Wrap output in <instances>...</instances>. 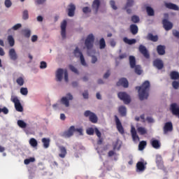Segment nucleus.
<instances>
[{
  "mask_svg": "<svg viewBox=\"0 0 179 179\" xmlns=\"http://www.w3.org/2000/svg\"><path fill=\"white\" fill-rule=\"evenodd\" d=\"M17 124L20 128H22V129H24V128L27 127V123L24 122V121L22 120H19L17 122Z\"/></svg>",
  "mask_w": 179,
  "mask_h": 179,
  "instance_id": "obj_30",
  "label": "nucleus"
},
{
  "mask_svg": "<svg viewBox=\"0 0 179 179\" xmlns=\"http://www.w3.org/2000/svg\"><path fill=\"white\" fill-rule=\"evenodd\" d=\"M129 64H130L131 68H134L136 66L135 65L136 64V61L135 59V57H134V56L129 57Z\"/></svg>",
  "mask_w": 179,
  "mask_h": 179,
  "instance_id": "obj_32",
  "label": "nucleus"
},
{
  "mask_svg": "<svg viewBox=\"0 0 179 179\" xmlns=\"http://www.w3.org/2000/svg\"><path fill=\"white\" fill-rule=\"evenodd\" d=\"M99 48L100 50H103V48H106V41L103 38L99 41Z\"/></svg>",
  "mask_w": 179,
  "mask_h": 179,
  "instance_id": "obj_39",
  "label": "nucleus"
},
{
  "mask_svg": "<svg viewBox=\"0 0 179 179\" xmlns=\"http://www.w3.org/2000/svg\"><path fill=\"white\" fill-rule=\"evenodd\" d=\"M36 162V159H34V157H31L29 159H26L24 161V164H30V163H33Z\"/></svg>",
  "mask_w": 179,
  "mask_h": 179,
  "instance_id": "obj_44",
  "label": "nucleus"
},
{
  "mask_svg": "<svg viewBox=\"0 0 179 179\" xmlns=\"http://www.w3.org/2000/svg\"><path fill=\"white\" fill-rule=\"evenodd\" d=\"M162 23L164 28L165 29V30H166V31H169V30H171L173 29V24L171 23V22L167 20L166 19H164L162 21Z\"/></svg>",
  "mask_w": 179,
  "mask_h": 179,
  "instance_id": "obj_18",
  "label": "nucleus"
},
{
  "mask_svg": "<svg viewBox=\"0 0 179 179\" xmlns=\"http://www.w3.org/2000/svg\"><path fill=\"white\" fill-rule=\"evenodd\" d=\"M171 79L173 80H178L179 79V73L177 71H172L170 73Z\"/></svg>",
  "mask_w": 179,
  "mask_h": 179,
  "instance_id": "obj_28",
  "label": "nucleus"
},
{
  "mask_svg": "<svg viewBox=\"0 0 179 179\" xmlns=\"http://www.w3.org/2000/svg\"><path fill=\"white\" fill-rule=\"evenodd\" d=\"M123 41H124L126 44H129V45H131L136 43V39H128V38H124Z\"/></svg>",
  "mask_w": 179,
  "mask_h": 179,
  "instance_id": "obj_33",
  "label": "nucleus"
},
{
  "mask_svg": "<svg viewBox=\"0 0 179 179\" xmlns=\"http://www.w3.org/2000/svg\"><path fill=\"white\" fill-rule=\"evenodd\" d=\"M63 75H64V80L65 82L68 83L69 82V78H68V71L67 70H64L62 69H59L57 71L56 73V80L57 82H61L62 80V76Z\"/></svg>",
  "mask_w": 179,
  "mask_h": 179,
  "instance_id": "obj_3",
  "label": "nucleus"
},
{
  "mask_svg": "<svg viewBox=\"0 0 179 179\" xmlns=\"http://www.w3.org/2000/svg\"><path fill=\"white\" fill-rule=\"evenodd\" d=\"M134 5V0H127L126 8H131Z\"/></svg>",
  "mask_w": 179,
  "mask_h": 179,
  "instance_id": "obj_53",
  "label": "nucleus"
},
{
  "mask_svg": "<svg viewBox=\"0 0 179 179\" xmlns=\"http://www.w3.org/2000/svg\"><path fill=\"white\" fill-rule=\"evenodd\" d=\"M92 8L94 10V13L97 14L100 8V0H94L92 3Z\"/></svg>",
  "mask_w": 179,
  "mask_h": 179,
  "instance_id": "obj_20",
  "label": "nucleus"
},
{
  "mask_svg": "<svg viewBox=\"0 0 179 179\" xmlns=\"http://www.w3.org/2000/svg\"><path fill=\"white\" fill-rule=\"evenodd\" d=\"M20 27H22V24H17L15 25H14L12 29L13 30H19V29H20Z\"/></svg>",
  "mask_w": 179,
  "mask_h": 179,
  "instance_id": "obj_59",
  "label": "nucleus"
},
{
  "mask_svg": "<svg viewBox=\"0 0 179 179\" xmlns=\"http://www.w3.org/2000/svg\"><path fill=\"white\" fill-rule=\"evenodd\" d=\"M69 68L71 72H74V73H77V75L79 74V71H78V69H76L75 66H73V65L70 64L69 66Z\"/></svg>",
  "mask_w": 179,
  "mask_h": 179,
  "instance_id": "obj_46",
  "label": "nucleus"
},
{
  "mask_svg": "<svg viewBox=\"0 0 179 179\" xmlns=\"http://www.w3.org/2000/svg\"><path fill=\"white\" fill-rule=\"evenodd\" d=\"M130 30L132 34H138V26L136 24H131L130 26Z\"/></svg>",
  "mask_w": 179,
  "mask_h": 179,
  "instance_id": "obj_35",
  "label": "nucleus"
},
{
  "mask_svg": "<svg viewBox=\"0 0 179 179\" xmlns=\"http://www.w3.org/2000/svg\"><path fill=\"white\" fill-rule=\"evenodd\" d=\"M23 33L24 37H26L27 38H29L30 36H31V31L29 29H24L23 31Z\"/></svg>",
  "mask_w": 179,
  "mask_h": 179,
  "instance_id": "obj_45",
  "label": "nucleus"
},
{
  "mask_svg": "<svg viewBox=\"0 0 179 179\" xmlns=\"http://www.w3.org/2000/svg\"><path fill=\"white\" fill-rule=\"evenodd\" d=\"M94 43V36L93 34H90L85 39V45L87 50H92L93 48V44Z\"/></svg>",
  "mask_w": 179,
  "mask_h": 179,
  "instance_id": "obj_4",
  "label": "nucleus"
},
{
  "mask_svg": "<svg viewBox=\"0 0 179 179\" xmlns=\"http://www.w3.org/2000/svg\"><path fill=\"white\" fill-rule=\"evenodd\" d=\"M41 142L45 149H48V148H50V142H51V140H50V138H42Z\"/></svg>",
  "mask_w": 179,
  "mask_h": 179,
  "instance_id": "obj_24",
  "label": "nucleus"
},
{
  "mask_svg": "<svg viewBox=\"0 0 179 179\" xmlns=\"http://www.w3.org/2000/svg\"><path fill=\"white\" fill-rule=\"evenodd\" d=\"M20 93L21 94H22V96H27V94H29V90L27 87H21Z\"/></svg>",
  "mask_w": 179,
  "mask_h": 179,
  "instance_id": "obj_42",
  "label": "nucleus"
},
{
  "mask_svg": "<svg viewBox=\"0 0 179 179\" xmlns=\"http://www.w3.org/2000/svg\"><path fill=\"white\" fill-rule=\"evenodd\" d=\"M97 62V57L92 55V64H96Z\"/></svg>",
  "mask_w": 179,
  "mask_h": 179,
  "instance_id": "obj_62",
  "label": "nucleus"
},
{
  "mask_svg": "<svg viewBox=\"0 0 179 179\" xmlns=\"http://www.w3.org/2000/svg\"><path fill=\"white\" fill-rule=\"evenodd\" d=\"M172 85L173 89H178L179 87V82L178 81H173L172 83Z\"/></svg>",
  "mask_w": 179,
  "mask_h": 179,
  "instance_id": "obj_57",
  "label": "nucleus"
},
{
  "mask_svg": "<svg viewBox=\"0 0 179 179\" xmlns=\"http://www.w3.org/2000/svg\"><path fill=\"white\" fill-rule=\"evenodd\" d=\"M60 154H59V157H61L62 159L65 158V156H66V148H65V147H60Z\"/></svg>",
  "mask_w": 179,
  "mask_h": 179,
  "instance_id": "obj_29",
  "label": "nucleus"
},
{
  "mask_svg": "<svg viewBox=\"0 0 179 179\" xmlns=\"http://www.w3.org/2000/svg\"><path fill=\"white\" fill-rule=\"evenodd\" d=\"M13 101L15 104V108L17 111L19 113H22L23 111V106H22V103H20V101L17 98H13Z\"/></svg>",
  "mask_w": 179,
  "mask_h": 179,
  "instance_id": "obj_9",
  "label": "nucleus"
},
{
  "mask_svg": "<svg viewBox=\"0 0 179 179\" xmlns=\"http://www.w3.org/2000/svg\"><path fill=\"white\" fill-rule=\"evenodd\" d=\"M94 129L93 127H90L87 129V135H94Z\"/></svg>",
  "mask_w": 179,
  "mask_h": 179,
  "instance_id": "obj_49",
  "label": "nucleus"
},
{
  "mask_svg": "<svg viewBox=\"0 0 179 179\" xmlns=\"http://www.w3.org/2000/svg\"><path fill=\"white\" fill-rule=\"evenodd\" d=\"M150 145L154 148V149H160V147L162 146L160 141L155 138H152L150 140Z\"/></svg>",
  "mask_w": 179,
  "mask_h": 179,
  "instance_id": "obj_15",
  "label": "nucleus"
},
{
  "mask_svg": "<svg viewBox=\"0 0 179 179\" xmlns=\"http://www.w3.org/2000/svg\"><path fill=\"white\" fill-rule=\"evenodd\" d=\"M135 72L137 73V75H141L142 74V69H141V66H135Z\"/></svg>",
  "mask_w": 179,
  "mask_h": 179,
  "instance_id": "obj_48",
  "label": "nucleus"
},
{
  "mask_svg": "<svg viewBox=\"0 0 179 179\" xmlns=\"http://www.w3.org/2000/svg\"><path fill=\"white\" fill-rule=\"evenodd\" d=\"M117 96L120 100L124 101V104H129L131 103V96L126 92H119Z\"/></svg>",
  "mask_w": 179,
  "mask_h": 179,
  "instance_id": "obj_6",
  "label": "nucleus"
},
{
  "mask_svg": "<svg viewBox=\"0 0 179 179\" xmlns=\"http://www.w3.org/2000/svg\"><path fill=\"white\" fill-rule=\"evenodd\" d=\"M173 123L171 122H166L163 127L164 134L165 135L169 134V132H173Z\"/></svg>",
  "mask_w": 179,
  "mask_h": 179,
  "instance_id": "obj_8",
  "label": "nucleus"
},
{
  "mask_svg": "<svg viewBox=\"0 0 179 179\" xmlns=\"http://www.w3.org/2000/svg\"><path fill=\"white\" fill-rule=\"evenodd\" d=\"M16 83L18 85V86H23L24 85V79L23 77H19L17 78Z\"/></svg>",
  "mask_w": 179,
  "mask_h": 179,
  "instance_id": "obj_36",
  "label": "nucleus"
},
{
  "mask_svg": "<svg viewBox=\"0 0 179 179\" xmlns=\"http://www.w3.org/2000/svg\"><path fill=\"white\" fill-rule=\"evenodd\" d=\"M83 13H90L92 12V8L90 7L86 6L83 8Z\"/></svg>",
  "mask_w": 179,
  "mask_h": 179,
  "instance_id": "obj_51",
  "label": "nucleus"
},
{
  "mask_svg": "<svg viewBox=\"0 0 179 179\" xmlns=\"http://www.w3.org/2000/svg\"><path fill=\"white\" fill-rule=\"evenodd\" d=\"M155 163L157 166V167H160L161 169L162 167H164V162H163V158L162 157V155H157L156 159H155Z\"/></svg>",
  "mask_w": 179,
  "mask_h": 179,
  "instance_id": "obj_14",
  "label": "nucleus"
},
{
  "mask_svg": "<svg viewBox=\"0 0 179 179\" xmlns=\"http://www.w3.org/2000/svg\"><path fill=\"white\" fill-rule=\"evenodd\" d=\"M137 131L140 135H146L148 134V131L145 127H139L137 128Z\"/></svg>",
  "mask_w": 179,
  "mask_h": 179,
  "instance_id": "obj_31",
  "label": "nucleus"
},
{
  "mask_svg": "<svg viewBox=\"0 0 179 179\" xmlns=\"http://www.w3.org/2000/svg\"><path fill=\"white\" fill-rule=\"evenodd\" d=\"M80 54H83L80 50H79V48L76 47L74 50V55L76 57V58L80 57Z\"/></svg>",
  "mask_w": 179,
  "mask_h": 179,
  "instance_id": "obj_43",
  "label": "nucleus"
},
{
  "mask_svg": "<svg viewBox=\"0 0 179 179\" xmlns=\"http://www.w3.org/2000/svg\"><path fill=\"white\" fill-rule=\"evenodd\" d=\"M5 6L6 8H10V6H12V1H10V0H6Z\"/></svg>",
  "mask_w": 179,
  "mask_h": 179,
  "instance_id": "obj_56",
  "label": "nucleus"
},
{
  "mask_svg": "<svg viewBox=\"0 0 179 179\" xmlns=\"http://www.w3.org/2000/svg\"><path fill=\"white\" fill-rule=\"evenodd\" d=\"M157 51L159 55H164V54H166V47H164V45H159L157 48Z\"/></svg>",
  "mask_w": 179,
  "mask_h": 179,
  "instance_id": "obj_23",
  "label": "nucleus"
},
{
  "mask_svg": "<svg viewBox=\"0 0 179 179\" xmlns=\"http://www.w3.org/2000/svg\"><path fill=\"white\" fill-rule=\"evenodd\" d=\"M150 87V83L148 80L145 81L142 86L136 87V89L138 90V96L140 100H145L149 97V89Z\"/></svg>",
  "mask_w": 179,
  "mask_h": 179,
  "instance_id": "obj_1",
  "label": "nucleus"
},
{
  "mask_svg": "<svg viewBox=\"0 0 179 179\" xmlns=\"http://www.w3.org/2000/svg\"><path fill=\"white\" fill-rule=\"evenodd\" d=\"M121 149V141L120 140H117L114 145L113 150H120Z\"/></svg>",
  "mask_w": 179,
  "mask_h": 179,
  "instance_id": "obj_40",
  "label": "nucleus"
},
{
  "mask_svg": "<svg viewBox=\"0 0 179 179\" xmlns=\"http://www.w3.org/2000/svg\"><path fill=\"white\" fill-rule=\"evenodd\" d=\"M29 143L32 148H37V146H38V143L37 142V140L34 138H30L29 141Z\"/></svg>",
  "mask_w": 179,
  "mask_h": 179,
  "instance_id": "obj_27",
  "label": "nucleus"
},
{
  "mask_svg": "<svg viewBox=\"0 0 179 179\" xmlns=\"http://www.w3.org/2000/svg\"><path fill=\"white\" fill-rule=\"evenodd\" d=\"M103 138L100 137L99 138V140L97 141V145H102L103 144Z\"/></svg>",
  "mask_w": 179,
  "mask_h": 179,
  "instance_id": "obj_64",
  "label": "nucleus"
},
{
  "mask_svg": "<svg viewBox=\"0 0 179 179\" xmlns=\"http://www.w3.org/2000/svg\"><path fill=\"white\" fill-rule=\"evenodd\" d=\"M73 96L71 94V93L66 94V96H63L61 100L60 103L62 104H64L65 107H69V100H73Z\"/></svg>",
  "mask_w": 179,
  "mask_h": 179,
  "instance_id": "obj_7",
  "label": "nucleus"
},
{
  "mask_svg": "<svg viewBox=\"0 0 179 179\" xmlns=\"http://www.w3.org/2000/svg\"><path fill=\"white\" fill-rule=\"evenodd\" d=\"M119 112L120 113H127V108L125 106H120L119 108Z\"/></svg>",
  "mask_w": 179,
  "mask_h": 179,
  "instance_id": "obj_58",
  "label": "nucleus"
},
{
  "mask_svg": "<svg viewBox=\"0 0 179 179\" xmlns=\"http://www.w3.org/2000/svg\"><path fill=\"white\" fill-rule=\"evenodd\" d=\"M94 132L98 138L101 137V132H100V130L97 127L94 128Z\"/></svg>",
  "mask_w": 179,
  "mask_h": 179,
  "instance_id": "obj_54",
  "label": "nucleus"
},
{
  "mask_svg": "<svg viewBox=\"0 0 179 179\" xmlns=\"http://www.w3.org/2000/svg\"><path fill=\"white\" fill-rule=\"evenodd\" d=\"M85 117H90V121L93 124H96L97 122V115L93 113H85Z\"/></svg>",
  "mask_w": 179,
  "mask_h": 179,
  "instance_id": "obj_12",
  "label": "nucleus"
},
{
  "mask_svg": "<svg viewBox=\"0 0 179 179\" xmlns=\"http://www.w3.org/2000/svg\"><path fill=\"white\" fill-rule=\"evenodd\" d=\"M75 10H76V6H75V4L70 3L69 5V8H68V15L70 17H73V16H75Z\"/></svg>",
  "mask_w": 179,
  "mask_h": 179,
  "instance_id": "obj_13",
  "label": "nucleus"
},
{
  "mask_svg": "<svg viewBox=\"0 0 179 179\" xmlns=\"http://www.w3.org/2000/svg\"><path fill=\"white\" fill-rule=\"evenodd\" d=\"M113 160H118V155L117 153H115L114 151L113 152Z\"/></svg>",
  "mask_w": 179,
  "mask_h": 179,
  "instance_id": "obj_63",
  "label": "nucleus"
},
{
  "mask_svg": "<svg viewBox=\"0 0 179 179\" xmlns=\"http://www.w3.org/2000/svg\"><path fill=\"white\" fill-rule=\"evenodd\" d=\"M22 19L24 20H27L29 19V11L27 10H24L22 13Z\"/></svg>",
  "mask_w": 179,
  "mask_h": 179,
  "instance_id": "obj_47",
  "label": "nucleus"
},
{
  "mask_svg": "<svg viewBox=\"0 0 179 179\" xmlns=\"http://www.w3.org/2000/svg\"><path fill=\"white\" fill-rule=\"evenodd\" d=\"M80 59L81 65H83V66H86V61L85 60V57H83V54H80Z\"/></svg>",
  "mask_w": 179,
  "mask_h": 179,
  "instance_id": "obj_50",
  "label": "nucleus"
},
{
  "mask_svg": "<svg viewBox=\"0 0 179 179\" xmlns=\"http://www.w3.org/2000/svg\"><path fill=\"white\" fill-rule=\"evenodd\" d=\"M74 132H79L80 135H83V129H75V126H71L67 131L62 133V136L63 138H71V136H73Z\"/></svg>",
  "mask_w": 179,
  "mask_h": 179,
  "instance_id": "obj_2",
  "label": "nucleus"
},
{
  "mask_svg": "<svg viewBox=\"0 0 179 179\" xmlns=\"http://www.w3.org/2000/svg\"><path fill=\"white\" fill-rule=\"evenodd\" d=\"M45 68H47V62H45L44 61L41 62L40 69H45Z\"/></svg>",
  "mask_w": 179,
  "mask_h": 179,
  "instance_id": "obj_52",
  "label": "nucleus"
},
{
  "mask_svg": "<svg viewBox=\"0 0 179 179\" xmlns=\"http://www.w3.org/2000/svg\"><path fill=\"white\" fill-rule=\"evenodd\" d=\"M146 164L148 163L145 162H138L136 164L137 171H145L146 170Z\"/></svg>",
  "mask_w": 179,
  "mask_h": 179,
  "instance_id": "obj_16",
  "label": "nucleus"
},
{
  "mask_svg": "<svg viewBox=\"0 0 179 179\" xmlns=\"http://www.w3.org/2000/svg\"><path fill=\"white\" fill-rule=\"evenodd\" d=\"M146 10L148 16H153V15H155V11L153 10V8H152V7L148 6L146 8Z\"/></svg>",
  "mask_w": 179,
  "mask_h": 179,
  "instance_id": "obj_41",
  "label": "nucleus"
},
{
  "mask_svg": "<svg viewBox=\"0 0 179 179\" xmlns=\"http://www.w3.org/2000/svg\"><path fill=\"white\" fill-rule=\"evenodd\" d=\"M170 110L172 113H179V106L178 104L173 103L170 106Z\"/></svg>",
  "mask_w": 179,
  "mask_h": 179,
  "instance_id": "obj_26",
  "label": "nucleus"
},
{
  "mask_svg": "<svg viewBox=\"0 0 179 179\" xmlns=\"http://www.w3.org/2000/svg\"><path fill=\"white\" fill-rule=\"evenodd\" d=\"M131 134L134 142H139V136H138V134H136V129L134 126H131Z\"/></svg>",
  "mask_w": 179,
  "mask_h": 179,
  "instance_id": "obj_17",
  "label": "nucleus"
},
{
  "mask_svg": "<svg viewBox=\"0 0 179 179\" xmlns=\"http://www.w3.org/2000/svg\"><path fill=\"white\" fill-rule=\"evenodd\" d=\"M146 145H147L146 141H141L138 144V149L140 150H143V149H145V148H146Z\"/></svg>",
  "mask_w": 179,
  "mask_h": 179,
  "instance_id": "obj_37",
  "label": "nucleus"
},
{
  "mask_svg": "<svg viewBox=\"0 0 179 179\" xmlns=\"http://www.w3.org/2000/svg\"><path fill=\"white\" fill-rule=\"evenodd\" d=\"M165 6L168 8V9H172L173 10H178L179 9L177 5L172 3H166Z\"/></svg>",
  "mask_w": 179,
  "mask_h": 179,
  "instance_id": "obj_25",
  "label": "nucleus"
},
{
  "mask_svg": "<svg viewBox=\"0 0 179 179\" xmlns=\"http://www.w3.org/2000/svg\"><path fill=\"white\" fill-rule=\"evenodd\" d=\"M8 55L12 61H16V59H17V54L14 48L9 50Z\"/></svg>",
  "mask_w": 179,
  "mask_h": 179,
  "instance_id": "obj_19",
  "label": "nucleus"
},
{
  "mask_svg": "<svg viewBox=\"0 0 179 179\" xmlns=\"http://www.w3.org/2000/svg\"><path fill=\"white\" fill-rule=\"evenodd\" d=\"M37 40H38V36H37V35H33L31 36L32 43H36V41H37Z\"/></svg>",
  "mask_w": 179,
  "mask_h": 179,
  "instance_id": "obj_61",
  "label": "nucleus"
},
{
  "mask_svg": "<svg viewBox=\"0 0 179 179\" xmlns=\"http://www.w3.org/2000/svg\"><path fill=\"white\" fill-rule=\"evenodd\" d=\"M154 64V66H155V68H157V69H162L164 64H163V61H162L161 59H156L153 62Z\"/></svg>",
  "mask_w": 179,
  "mask_h": 179,
  "instance_id": "obj_22",
  "label": "nucleus"
},
{
  "mask_svg": "<svg viewBox=\"0 0 179 179\" xmlns=\"http://www.w3.org/2000/svg\"><path fill=\"white\" fill-rule=\"evenodd\" d=\"M117 86H122L123 87H128L129 83L127 78H121L117 83Z\"/></svg>",
  "mask_w": 179,
  "mask_h": 179,
  "instance_id": "obj_21",
  "label": "nucleus"
},
{
  "mask_svg": "<svg viewBox=\"0 0 179 179\" xmlns=\"http://www.w3.org/2000/svg\"><path fill=\"white\" fill-rule=\"evenodd\" d=\"M138 50L145 57V58L149 59L150 55H149V52H148V49L143 45H140Z\"/></svg>",
  "mask_w": 179,
  "mask_h": 179,
  "instance_id": "obj_11",
  "label": "nucleus"
},
{
  "mask_svg": "<svg viewBox=\"0 0 179 179\" xmlns=\"http://www.w3.org/2000/svg\"><path fill=\"white\" fill-rule=\"evenodd\" d=\"M8 41L10 47H13L15 45V39L13 38V36H12L11 35L8 36Z\"/></svg>",
  "mask_w": 179,
  "mask_h": 179,
  "instance_id": "obj_38",
  "label": "nucleus"
},
{
  "mask_svg": "<svg viewBox=\"0 0 179 179\" xmlns=\"http://www.w3.org/2000/svg\"><path fill=\"white\" fill-rule=\"evenodd\" d=\"M9 110H8V108L6 107H3V108H0V113H8Z\"/></svg>",
  "mask_w": 179,
  "mask_h": 179,
  "instance_id": "obj_60",
  "label": "nucleus"
},
{
  "mask_svg": "<svg viewBox=\"0 0 179 179\" xmlns=\"http://www.w3.org/2000/svg\"><path fill=\"white\" fill-rule=\"evenodd\" d=\"M66 20H64L61 24V36L63 40L66 38Z\"/></svg>",
  "mask_w": 179,
  "mask_h": 179,
  "instance_id": "obj_10",
  "label": "nucleus"
},
{
  "mask_svg": "<svg viewBox=\"0 0 179 179\" xmlns=\"http://www.w3.org/2000/svg\"><path fill=\"white\" fill-rule=\"evenodd\" d=\"M115 122L117 131L120 134V135H124V134H125V130L124 129L121 120H120V118H118L117 115H115Z\"/></svg>",
  "mask_w": 179,
  "mask_h": 179,
  "instance_id": "obj_5",
  "label": "nucleus"
},
{
  "mask_svg": "<svg viewBox=\"0 0 179 179\" xmlns=\"http://www.w3.org/2000/svg\"><path fill=\"white\" fill-rule=\"evenodd\" d=\"M131 21L133 23H138L139 22V17L134 15L131 17Z\"/></svg>",
  "mask_w": 179,
  "mask_h": 179,
  "instance_id": "obj_55",
  "label": "nucleus"
},
{
  "mask_svg": "<svg viewBox=\"0 0 179 179\" xmlns=\"http://www.w3.org/2000/svg\"><path fill=\"white\" fill-rule=\"evenodd\" d=\"M147 38L148 40H150V41H154V42L157 41V40L159 39L157 36H153V34H148Z\"/></svg>",
  "mask_w": 179,
  "mask_h": 179,
  "instance_id": "obj_34",
  "label": "nucleus"
}]
</instances>
